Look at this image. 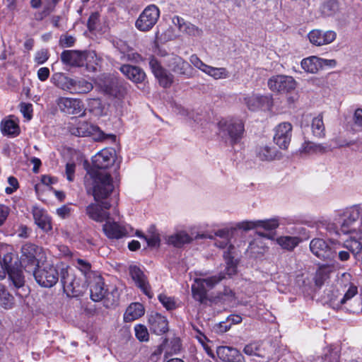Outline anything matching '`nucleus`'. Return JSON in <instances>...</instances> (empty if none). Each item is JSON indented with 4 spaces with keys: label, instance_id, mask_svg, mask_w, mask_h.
Returning a JSON list of instances; mask_svg holds the SVG:
<instances>
[{
    "label": "nucleus",
    "instance_id": "nucleus-1",
    "mask_svg": "<svg viewBox=\"0 0 362 362\" xmlns=\"http://www.w3.org/2000/svg\"><path fill=\"white\" fill-rule=\"evenodd\" d=\"M362 218V207L355 205L339 211L335 221L339 226V231L343 234H349L343 243H338L336 249L343 247L356 257L362 252V228L356 230V225Z\"/></svg>",
    "mask_w": 362,
    "mask_h": 362
},
{
    "label": "nucleus",
    "instance_id": "nucleus-2",
    "mask_svg": "<svg viewBox=\"0 0 362 362\" xmlns=\"http://www.w3.org/2000/svg\"><path fill=\"white\" fill-rule=\"evenodd\" d=\"M92 178L91 192L96 202H102L115 192V185L110 174L106 171L90 172Z\"/></svg>",
    "mask_w": 362,
    "mask_h": 362
},
{
    "label": "nucleus",
    "instance_id": "nucleus-3",
    "mask_svg": "<svg viewBox=\"0 0 362 362\" xmlns=\"http://www.w3.org/2000/svg\"><path fill=\"white\" fill-rule=\"evenodd\" d=\"M204 275L200 273V277L195 278L194 284L192 285V297L200 303H204L206 300L208 291L213 288L226 277L225 274L222 272L206 278L202 277Z\"/></svg>",
    "mask_w": 362,
    "mask_h": 362
},
{
    "label": "nucleus",
    "instance_id": "nucleus-4",
    "mask_svg": "<svg viewBox=\"0 0 362 362\" xmlns=\"http://www.w3.org/2000/svg\"><path fill=\"white\" fill-rule=\"evenodd\" d=\"M67 129L71 134L76 136H92L94 140L105 139V133L98 127L87 121L72 117L67 124Z\"/></svg>",
    "mask_w": 362,
    "mask_h": 362
},
{
    "label": "nucleus",
    "instance_id": "nucleus-5",
    "mask_svg": "<svg viewBox=\"0 0 362 362\" xmlns=\"http://www.w3.org/2000/svg\"><path fill=\"white\" fill-rule=\"evenodd\" d=\"M219 134L233 145L240 142L244 134V125L240 120L221 119L218 124Z\"/></svg>",
    "mask_w": 362,
    "mask_h": 362
},
{
    "label": "nucleus",
    "instance_id": "nucleus-6",
    "mask_svg": "<svg viewBox=\"0 0 362 362\" xmlns=\"http://www.w3.org/2000/svg\"><path fill=\"white\" fill-rule=\"evenodd\" d=\"M160 16L158 7L155 4H150L139 14L135 21V27L141 32H148L158 23Z\"/></svg>",
    "mask_w": 362,
    "mask_h": 362
},
{
    "label": "nucleus",
    "instance_id": "nucleus-7",
    "mask_svg": "<svg viewBox=\"0 0 362 362\" xmlns=\"http://www.w3.org/2000/svg\"><path fill=\"white\" fill-rule=\"evenodd\" d=\"M105 284L101 276H96L90 285V298L93 301L98 302L105 299V305L107 308L115 305L117 302L114 293H107Z\"/></svg>",
    "mask_w": 362,
    "mask_h": 362
},
{
    "label": "nucleus",
    "instance_id": "nucleus-8",
    "mask_svg": "<svg viewBox=\"0 0 362 362\" xmlns=\"http://www.w3.org/2000/svg\"><path fill=\"white\" fill-rule=\"evenodd\" d=\"M351 279V276L349 273H344L341 275V279L339 280V284L341 285L347 282L348 284H344V286L349 285V286L344 295H337L336 297L331 298L330 303L333 308L339 309L343 306L346 308V305H351L352 298L358 293L357 286L350 283Z\"/></svg>",
    "mask_w": 362,
    "mask_h": 362
},
{
    "label": "nucleus",
    "instance_id": "nucleus-9",
    "mask_svg": "<svg viewBox=\"0 0 362 362\" xmlns=\"http://www.w3.org/2000/svg\"><path fill=\"white\" fill-rule=\"evenodd\" d=\"M296 85L297 83L292 76L283 74L272 76L267 81L269 90L279 94L290 93L296 88Z\"/></svg>",
    "mask_w": 362,
    "mask_h": 362
},
{
    "label": "nucleus",
    "instance_id": "nucleus-10",
    "mask_svg": "<svg viewBox=\"0 0 362 362\" xmlns=\"http://www.w3.org/2000/svg\"><path fill=\"white\" fill-rule=\"evenodd\" d=\"M60 277L64 291L67 296H76L80 294V280L76 278L73 269L69 267L62 269Z\"/></svg>",
    "mask_w": 362,
    "mask_h": 362
},
{
    "label": "nucleus",
    "instance_id": "nucleus-11",
    "mask_svg": "<svg viewBox=\"0 0 362 362\" xmlns=\"http://www.w3.org/2000/svg\"><path fill=\"white\" fill-rule=\"evenodd\" d=\"M34 276L40 286L51 288L58 281L59 274L54 267L49 265L37 268L34 272Z\"/></svg>",
    "mask_w": 362,
    "mask_h": 362
},
{
    "label": "nucleus",
    "instance_id": "nucleus-12",
    "mask_svg": "<svg viewBox=\"0 0 362 362\" xmlns=\"http://www.w3.org/2000/svg\"><path fill=\"white\" fill-rule=\"evenodd\" d=\"M57 105L61 112L68 115H80L84 116L86 110L83 102L76 98L60 97L57 100Z\"/></svg>",
    "mask_w": 362,
    "mask_h": 362
},
{
    "label": "nucleus",
    "instance_id": "nucleus-13",
    "mask_svg": "<svg viewBox=\"0 0 362 362\" xmlns=\"http://www.w3.org/2000/svg\"><path fill=\"white\" fill-rule=\"evenodd\" d=\"M115 161V152L112 149L104 148L95 154L92 159L94 171H106L105 169L111 166Z\"/></svg>",
    "mask_w": 362,
    "mask_h": 362
},
{
    "label": "nucleus",
    "instance_id": "nucleus-14",
    "mask_svg": "<svg viewBox=\"0 0 362 362\" xmlns=\"http://www.w3.org/2000/svg\"><path fill=\"white\" fill-rule=\"evenodd\" d=\"M100 203L102 205L98 203H91L86 208V214L89 218L98 223L105 221L110 216L108 211L111 206L110 204L107 202Z\"/></svg>",
    "mask_w": 362,
    "mask_h": 362
},
{
    "label": "nucleus",
    "instance_id": "nucleus-15",
    "mask_svg": "<svg viewBox=\"0 0 362 362\" xmlns=\"http://www.w3.org/2000/svg\"><path fill=\"white\" fill-rule=\"evenodd\" d=\"M308 37L312 45L320 47L333 42L337 38V33L332 30L315 29L311 30Z\"/></svg>",
    "mask_w": 362,
    "mask_h": 362
},
{
    "label": "nucleus",
    "instance_id": "nucleus-16",
    "mask_svg": "<svg viewBox=\"0 0 362 362\" xmlns=\"http://www.w3.org/2000/svg\"><path fill=\"white\" fill-rule=\"evenodd\" d=\"M292 136V125L289 122H282L275 128L274 141L281 148L286 149Z\"/></svg>",
    "mask_w": 362,
    "mask_h": 362
},
{
    "label": "nucleus",
    "instance_id": "nucleus-17",
    "mask_svg": "<svg viewBox=\"0 0 362 362\" xmlns=\"http://www.w3.org/2000/svg\"><path fill=\"white\" fill-rule=\"evenodd\" d=\"M244 103L252 111L261 108L270 109L273 105L272 95H262L252 93L244 98Z\"/></svg>",
    "mask_w": 362,
    "mask_h": 362
},
{
    "label": "nucleus",
    "instance_id": "nucleus-18",
    "mask_svg": "<svg viewBox=\"0 0 362 362\" xmlns=\"http://www.w3.org/2000/svg\"><path fill=\"white\" fill-rule=\"evenodd\" d=\"M310 249L316 257L322 259H333L336 253L327 243L321 238L312 240L310 243Z\"/></svg>",
    "mask_w": 362,
    "mask_h": 362
},
{
    "label": "nucleus",
    "instance_id": "nucleus-19",
    "mask_svg": "<svg viewBox=\"0 0 362 362\" xmlns=\"http://www.w3.org/2000/svg\"><path fill=\"white\" fill-rule=\"evenodd\" d=\"M95 83L104 93L115 98L120 96V88L112 77L103 74L96 79Z\"/></svg>",
    "mask_w": 362,
    "mask_h": 362
},
{
    "label": "nucleus",
    "instance_id": "nucleus-20",
    "mask_svg": "<svg viewBox=\"0 0 362 362\" xmlns=\"http://www.w3.org/2000/svg\"><path fill=\"white\" fill-rule=\"evenodd\" d=\"M149 65L160 86L164 88L171 86L173 82V76L164 69L156 58H151Z\"/></svg>",
    "mask_w": 362,
    "mask_h": 362
},
{
    "label": "nucleus",
    "instance_id": "nucleus-21",
    "mask_svg": "<svg viewBox=\"0 0 362 362\" xmlns=\"http://www.w3.org/2000/svg\"><path fill=\"white\" fill-rule=\"evenodd\" d=\"M129 274L136 285L149 298L153 297L151 286L148 284L146 276L137 266H130Z\"/></svg>",
    "mask_w": 362,
    "mask_h": 362
},
{
    "label": "nucleus",
    "instance_id": "nucleus-22",
    "mask_svg": "<svg viewBox=\"0 0 362 362\" xmlns=\"http://www.w3.org/2000/svg\"><path fill=\"white\" fill-rule=\"evenodd\" d=\"M86 52L78 50H64L61 54V61L64 64L81 67L86 61Z\"/></svg>",
    "mask_w": 362,
    "mask_h": 362
},
{
    "label": "nucleus",
    "instance_id": "nucleus-23",
    "mask_svg": "<svg viewBox=\"0 0 362 362\" xmlns=\"http://www.w3.org/2000/svg\"><path fill=\"white\" fill-rule=\"evenodd\" d=\"M103 231L110 239H120L128 235L127 228L115 221H112L110 216L103 226Z\"/></svg>",
    "mask_w": 362,
    "mask_h": 362
},
{
    "label": "nucleus",
    "instance_id": "nucleus-24",
    "mask_svg": "<svg viewBox=\"0 0 362 362\" xmlns=\"http://www.w3.org/2000/svg\"><path fill=\"white\" fill-rule=\"evenodd\" d=\"M168 67L174 73L189 78L192 76V68L187 62L178 56H173L168 61Z\"/></svg>",
    "mask_w": 362,
    "mask_h": 362
},
{
    "label": "nucleus",
    "instance_id": "nucleus-25",
    "mask_svg": "<svg viewBox=\"0 0 362 362\" xmlns=\"http://www.w3.org/2000/svg\"><path fill=\"white\" fill-rule=\"evenodd\" d=\"M218 358L226 362H245L244 356L235 348L221 346L216 349Z\"/></svg>",
    "mask_w": 362,
    "mask_h": 362
},
{
    "label": "nucleus",
    "instance_id": "nucleus-26",
    "mask_svg": "<svg viewBox=\"0 0 362 362\" xmlns=\"http://www.w3.org/2000/svg\"><path fill=\"white\" fill-rule=\"evenodd\" d=\"M32 214L35 223L44 232L48 233L52 229L51 218L48 216L46 211L38 207L33 206Z\"/></svg>",
    "mask_w": 362,
    "mask_h": 362
},
{
    "label": "nucleus",
    "instance_id": "nucleus-27",
    "mask_svg": "<svg viewBox=\"0 0 362 362\" xmlns=\"http://www.w3.org/2000/svg\"><path fill=\"white\" fill-rule=\"evenodd\" d=\"M120 71L135 83H141L146 78L145 72L139 66L124 64L119 68Z\"/></svg>",
    "mask_w": 362,
    "mask_h": 362
},
{
    "label": "nucleus",
    "instance_id": "nucleus-28",
    "mask_svg": "<svg viewBox=\"0 0 362 362\" xmlns=\"http://www.w3.org/2000/svg\"><path fill=\"white\" fill-rule=\"evenodd\" d=\"M150 329L156 334L166 332L168 328L167 319L159 313L151 314L148 317Z\"/></svg>",
    "mask_w": 362,
    "mask_h": 362
},
{
    "label": "nucleus",
    "instance_id": "nucleus-29",
    "mask_svg": "<svg viewBox=\"0 0 362 362\" xmlns=\"http://www.w3.org/2000/svg\"><path fill=\"white\" fill-rule=\"evenodd\" d=\"M41 248L31 243H26L21 247V259L23 262L33 264L36 262V256Z\"/></svg>",
    "mask_w": 362,
    "mask_h": 362
},
{
    "label": "nucleus",
    "instance_id": "nucleus-30",
    "mask_svg": "<svg viewBox=\"0 0 362 362\" xmlns=\"http://www.w3.org/2000/svg\"><path fill=\"white\" fill-rule=\"evenodd\" d=\"M52 81L57 87L72 94L74 78H69L62 73H57L53 75Z\"/></svg>",
    "mask_w": 362,
    "mask_h": 362
},
{
    "label": "nucleus",
    "instance_id": "nucleus-31",
    "mask_svg": "<svg viewBox=\"0 0 362 362\" xmlns=\"http://www.w3.org/2000/svg\"><path fill=\"white\" fill-rule=\"evenodd\" d=\"M144 315V308L139 303H134L129 305L124 314L125 322H132Z\"/></svg>",
    "mask_w": 362,
    "mask_h": 362
},
{
    "label": "nucleus",
    "instance_id": "nucleus-32",
    "mask_svg": "<svg viewBox=\"0 0 362 362\" xmlns=\"http://www.w3.org/2000/svg\"><path fill=\"white\" fill-rule=\"evenodd\" d=\"M165 240L168 245L180 247L185 244L189 243L192 240V238L186 232L180 231L168 235L166 237Z\"/></svg>",
    "mask_w": 362,
    "mask_h": 362
},
{
    "label": "nucleus",
    "instance_id": "nucleus-33",
    "mask_svg": "<svg viewBox=\"0 0 362 362\" xmlns=\"http://www.w3.org/2000/svg\"><path fill=\"white\" fill-rule=\"evenodd\" d=\"M322 66V59L315 56H312L301 61L302 69L311 74H315Z\"/></svg>",
    "mask_w": 362,
    "mask_h": 362
},
{
    "label": "nucleus",
    "instance_id": "nucleus-34",
    "mask_svg": "<svg viewBox=\"0 0 362 362\" xmlns=\"http://www.w3.org/2000/svg\"><path fill=\"white\" fill-rule=\"evenodd\" d=\"M117 47L122 54L121 56L122 59L132 62H139L141 59V56L138 53L133 52L124 42H117Z\"/></svg>",
    "mask_w": 362,
    "mask_h": 362
},
{
    "label": "nucleus",
    "instance_id": "nucleus-35",
    "mask_svg": "<svg viewBox=\"0 0 362 362\" xmlns=\"http://www.w3.org/2000/svg\"><path fill=\"white\" fill-rule=\"evenodd\" d=\"M6 274H8L9 279L16 288H19L24 286V276L20 265L8 270Z\"/></svg>",
    "mask_w": 362,
    "mask_h": 362
},
{
    "label": "nucleus",
    "instance_id": "nucleus-36",
    "mask_svg": "<svg viewBox=\"0 0 362 362\" xmlns=\"http://www.w3.org/2000/svg\"><path fill=\"white\" fill-rule=\"evenodd\" d=\"M183 21L182 19L179 17H176L173 19V23L176 24L177 23L179 29L182 32H185L187 34L192 36H201L202 34V30L199 29L198 27L192 25L191 23H186Z\"/></svg>",
    "mask_w": 362,
    "mask_h": 362
},
{
    "label": "nucleus",
    "instance_id": "nucleus-37",
    "mask_svg": "<svg viewBox=\"0 0 362 362\" xmlns=\"http://www.w3.org/2000/svg\"><path fill=\"white\" fill-rule=\"evenodd\" d=\"M332 272V267L329 265H322L317 270L315 276L316 286H322L329 279V275Z\"/></svg>",
    "mask_w": 362,
    "mask_h": 362
},
{
    "label": "nucleus",
    "instance_id": "nucleus-38",
    "mask_svg": "<svg viewBox=\"0 0 362 362\" xmlns=\"http://www.w3.org/2000/svg\"><path fill=\"white\" fill-rule=\"evenodd\" d=\"M93 88V84L84 78H74L72 94L89 93Z\"/></svg>",
    "mask_w": 362,
    "mask_h": 362
},
{
    "label": "nucleus",
    "instance_id": "nucleus-39",
    "mask_svg": "<svg viewBox=\"0 0 362 362\" xmlns=\"http://www.w3.org/2000/svg\"><path fill=\"white\" fill-rule=\"evenodd\" d=\"M311 129L313 134L316 137L323 138L325 136V127L322 115H319L313 119Z\"/></svg>",
    "mask_w": 362,
    "mask_h": 362
},
{
    "label": "nucleus",
    "instance_id": "nucleus-40",
    "mask_svg": "<svg viewBox=\"0 0 362 362\" xmlns=\"http://www.w3.org/2000/svg\"><path fill=\"white\" fill-rule=\"evenodd\" d=\"M1 132L4 135L17 136L20 130L18 124L12 119L4 120L1 123Z\"/></svg>",
    "mask_w": 362,
    "mask_h": 362
},
{
    "label": "nucleus",
    "instance_id": "nucleus-41",
    "mask_svg": "<svg viewBox=\"0 0 362 362\" xmlns=\"http://www.w3.org/2000/svg\"><path fill=\"white\" fill-rule=\"evenodd\" d=\"M339 11V4L336 0H327L320 6V12L324 16H332Z\"/></svg>",
    "mask_w": 362,
    "mask_h": 362
},
{
    "label": "nucleus",
    "instance_id": "nucleus-42",
    "mask_svg": "<svg viewBox=\"0 0 362 362\" xmlns=\"http://www.w3.org/2000/svg\"><path fill=\"white\" fill-rule=\"evenodd\" d=\"M233 249V247L230 245L228 250L223 253V257L226 262V267L225 269L226 274L230 276L236 273V264L233 260V257L230 255V250Z\"/></svg>",
    "mask_w": 362,
    "mask_h": 362
},
{
    "label": "nucleus",
    "instance_id": "nucleus-43",
    "mask_svg": "<svg viewBox=\"0 0 362 362\" xmlns=\"http://www.w3.org/2000/svg\"><path fill=\"white\" fill-rule=\"evenodd\" d=\"M276 241L282 248L291 250L298 245L300 240L297 237L281 236Z\"/></svg>",
    "mask_w": 362,
    "mask_h": 362
},
{
    "label": "nucleus",
    "instance_id": "nucleus-44",
    "mask_svg": "<svg viewBox=\"0 0 362 362\" xmlns=\"http://www.w3.org/2000/svg\"><path fill=\"white\" fill-rule=\"evenodd\" d=\"M0 304L5 309H11L14 304V298L4 286L0 285Z\"/></svg>",
    "mask_w": 362,
    "mask_h": 362
},
{
    "label": "nucleus",
    "instance_id": "nucleus-45",
    "mask_svg": "<svg viewBox=\"0 0 362 362\" xmlns=\"http://www.w3.org/2000/svg\"><path fill=\"white\" fill-rule=\"evenodd\" d=\"M205 74L215 79L226 78L228 77V72L225 68H216L207 65Z\"/></svg>",
    "mask_w": 362,
    "mask_h": 362
},
{
    "label": "nucleus",
    "instance_id": "nucleus-46",
    "mask_svg": "<svg viewBox=\"0 0 362 362\" xmlns=\"http://www.w3.org/2000/svg\"><path fill=\"white\" fill-rule=\"evenodd\" d=\"M322 358L325 362H339V351L332 346H327L324 349Z\"/></svg>",
    "mask_w": 362,
    "mask_h": 362
},
{
    "label": "nucleus",
    "instance_id": "nucleus-47",
    "mask_svg": "<svg viewBox=\"0 0 362 362\" xmlns=\"http://www.w3.org/2000/svg\"><path fill=\"white\" fill-rule=\"evenodd\" d=\"M275 156L276 150L267 146L260 147L257 151V157L262 160H272Z\"/></svg>",
    "mask_w": 362,
    "mask_h": 362
},
{
    "label": "nucleus",
    "instance_id": "nucleus-48",
    "mask_svg": "<svg viewBox=\"0 0 362 362\" xmlns=\"http://www.w3.org/2000/svg\"><path fill=\"white\" fill-rule=\"evenodd\" d=\"M304 150L308 153L313 152L323 153L329 151L330 147L328 146L327 145H324L321 144L308 142L305 144Z\"/></svg>",
    "mask_w": 362,
    "mask_h": 362
},
{
    "label": "nucleus",
    "instance_id": "nucleus-49",
    "mask_svg": "<svg viewBox=\"0 0 362 362\" xmlns=\"http://www.w3.org/2000/svg\"><path fill=\"white\" fill-rule=\"evenodd\" d=\"M73 264L85 276L88 275L91 272V264L89 262L77 258L73 259Z\"/></svg>",
    "mask_w": 362,
    "mask_h": 362
},
{
    "label": "nucleus",
    "instance_id": "nucleus-50",
    "mask_svg": "<svg viewBox=\"0 0 362 362\" xmlns=\"http://www.w3.org/2000/svg\"><path fill=\"white\" fill-rule=\"evenodd\" d=\"M279 225L277 218H271L265 220H257V228H263L265 230H273Z\"/></svg>",
    "mask_w": 362,
    "mask_h": 362
},
{
    "label": "nucleus",
    "instance_id": "nucleus-51",
    "mask_svg": "<svg viewBox=\"0 0 362 362\" xmlns=\"http://www.w3.org/2000/svg\"><path fill=\"white\" fill-rule=\"evenodd\" d=\"M136 337L141 341H147L149 338V334L147 328L143 325H136L134 327Z\"/></svg>",
    "mask_w": 362,
    "mask_h": 362
},
{
    "label": "nucleus",
    "instance_id": "nucleus-52",
    "mask_svg": "<svg viewBox=\"0 0 362 362\" xmlns=\"http://www.w3.org/2000/svg\"><path fill=\"white\" fill-rule=\"evenodd\" d=\"M260 345L258 342H253L247 344L244 349L243 352L248 356H260L259 351Z\"/></svg>",
    "mask_w": 362,
    "mask_h": 362
},
{
    "label": "nucleus",
    "instance_id": "nucleus-53",
    "mask_svg": "<svg viewBox=\"0 0 362 362\" xmlns=\"http://www.w3.org/2000/svg\"><path fill=\"white\" fill-rule=\"evenodd\" d=\"M53 6L50 4L45 5L43 9L40 11H37L34 13V19L37 21H41L47 16H48L53 11Z\"/></svg>",
    "mask_w": 362,
    "mask_h": 362
},
{
    "label": "nucleus",
    "instance_id": "nucleus-54",
    "mask_svg": "<svg viewBox=\"0 0 362 362\" xmlns=\"http://www.w3.org/2000/svg\"><path fill=\"white\" fill-rule=\"evenodd\" d=\"M158 299L167 310H173L176 308V303L173 298L160 294L158 296Z\"/></svg>",
    "mask_w": 362,
    "mask_h": 362
},
{
    "label": "nucleus",
    "instance_id": "nucleus-55",
    "mask_svg": "<svg viewBox=\"0 0 362 362\" xmlns=\"http://www.w3.org/2000/svg\"><path fill=\"white\" fill-rule=\"evenodd\" d=\"M137 235L144 238L147 243V245L150 247H158L160 245V240L159 235L156 233H153L149 236L141 235L139 233H137Z\"/></svg>",
    "mask_w": 362,
    "mask_h": 362
},
{
    "label": "nucleus",
    "instance_id": "nucleus-56",
    "mask_svg": "<svg viewBox=\"0 0 362 362\" xmlns=\"http://www.w3.org/2000/svg\"><path fill=\"white\" fill-rule=\"evenodd\" d=\"M235 228L242 229L243 230H250L257 228V221H244L236 224Z\"/></svg>",
    "mask_w": 362,
    "mask_h": 362
},
{
    "label": "nucleus",
    "instance_id": "nucleus-57",
    "mask_svg": "<svg viewBox=\"0 0 362 362\" xmlns=\"http://www.w3.org/2000/svg\"><path fill=\"white\" fill-rule=\"evenodd\" d=\"M8 183L9 187H6L5 189V192L7 194L13 193L19 187L18 180L13 176H10L8 178Z\"/></svg>",
    "mask_w": 362,
    "mask_h": 362
},
{
    "label": "nucleus",
    "instance_id": "nucleus-58",
    "mask_svg": "<svg viewBox=\"0 0 362 362\" xmlns=\"http://www.w3.org/2000/svg\"><path fill=\"white\" fill-rule=\"evenodd\" d=\"M190 63L195 66L197 69L204 72L207 64H204L196 54H192L189 57Z\"/></svg>",
    "mask_w": 362,
    "mask_h": 362
},
{
    "label": "nucleus",
    "instance_id": "nucleus-59",
    "mask_svg": "<svg viewBox=\"0 0 362 362\" xmlns=\"http://www.w3.org/2000/svg\"><path fill=\"white\" fill-rule=\"evenodd\" d=\"M48 51L47 49H41L35 54V62L37 64H42L48 59Z\"/></svg>",
    "mask_w": 362,
    "mask_h": 362
},
{
    "label": "nucleus",
    "instance_id": "nucleus-60",
    "mask_svg": "<svg viewBox=\"0 0 362 362\" xmlns=\"http://www.w3.org/2000/svg\"><path fill=\"white\" fill-rule=\"evenodd\" d=\"M99 22V14L98 13H92L88 20L87 25L89 30H95Z\"/></svg>",
    "mask_w": 362,
    "mask_h": 362
},
{
    "label": "nucleus",
    "instance_id": "nucleus-61",
    "mask_svg": "<svg viewBox=\"0 0 362 362\" xmlns=\"http://www.w3.org/2000/svg\"><path fill=\"white\" fill-rule=\"evenodd\" d=\"M75 43V38L71 35H62L59 40V45L62 47H72Z\"/></svg>",
    "mask_w": 362,
    "mask_h": 362
},
{
    "label": "nucleus",
    "instance_id": "nucleus-62",
    "mask_svg": "<svg viewBox=\"0 0 362 362\" xmlns=\"http://www.w3.org/2000/svg\"><path fill=\"white\" fill-rule=\"evenodd\" d=\"M10 212L11 209L9 206L5 204H0V226L4 223Z\"/></svg>",
    "mask_w": 362,
    "mask_h": 362
},
{
    "label": "nucleus",
    "instance_id": "nucleus-63",
    "mask_svg": "<svg viewBox=\"0 0 362 362\" xmlns=\"http://www.w3.org/2000/svg\"><path fill=\"white\" fill-rule=\"evenodd\" d=\"M354 124L356 127H358V130H362V109L358 108L356 110L354 114Z\"/></svg>",
    "mask_w": 362,
    "mask_h": 362
},
{
    "label": "nucleus",
    "instance_id": "nucleus-64",
    "mask_svg": "<svg viewBox=\"0 0 362 362\" xmlns=\"http://www.w3.org/2000/svg\"><path fill=\"white\" fill-rule=\"evenodd\" d=\"M218 298L223 301L231 302L234 298V293L231 289L225 288L223 292L220 293Z\"/></svg>",
    "mask_w": 362,
    "mask_h": 362
}]
</instances>
